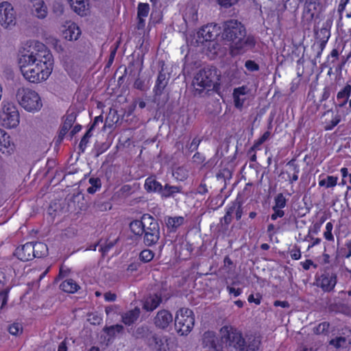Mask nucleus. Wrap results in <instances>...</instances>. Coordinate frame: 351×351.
Here are the masks:
<instances>
[{
  "label": "nucleus",
  "instance_id": "nucleus-1",
  "mask_svg": "<svg viewBox=\"0 0 351 351\" xmlns=\"http://www.w3.org/2000/svg\"><path fill=\"white\" fill-rule=\"evenodd\" d=\"M19 64L27 80L38 83L47 80L51 73L53 58L45 45L36 43L34 46L24 48L20 51Z\"/></svg>",
  "mask_w": 351,
  "mask_h": 351
},
{
  "label": "nucleus",
  "instance_id": "nucleus-2",
  "mask_svg": "<svg viewBox=\"0 0 351 351\" xmlns=\"http://www.w3.org/2000/svg\"><path fill=\"white\" fill-rule=\"evenodd\" d=\"M221 38L230 45L232 56L243 54L252 50L256 45L253 36L246 35L244 25L237 20H228L222 25Z\"/></svg>",
  "mask_w": 351,
  "mask_h": 351
},
{
  "label": "nucleus",
  "instance_id": "nucleus-3",
  "mask_svg": "<svg viewBox=\"0 0 351 351\" xmlns=\"http://www.w3.org/2000/svg\"><path fill=\"white\" fill-rule=\"evenodd\" d=\"M220 72L215 66H207L200 69L193 80L195 91L201 94L207 89V93L213 91L218 93L220 89Z\"/></svg>",
  "mask_w": 351,
  "mask_h": 351
},
{
  "label": "nucleus",
  "instance_id": "nucleus-4",
  "mask_svg": "<svg viewBox=\"0 0 351 351\" xmlns=\"http://www.w3.org/2000/svg\"><path fill=\"white\" fill-rule=\"evenodd\" d=\"M16 99L21 107L30 112H38L43 107L39 95L36 91L27 88H18L16 93Z\"/></svg>",
  "mask_w": 351,
  "mask_h": 351
},
{
  "label": "nucleus",
  "instance_id": "nucleus-5",
  "mask_svg": "<svg viewBox=\"0 0 351 351\" xmlns=\"http://www.w3.org/2000/svg\"><path fill=\"white\" fill-rule=\"evenodd\" d=\"M195 318L189 308L180 309L175 318V328L181 335H187L194 326Z\"/></svg>",
  "mask_w": 351,
  "mask_h": 351
},
{
  "label": "nucleus",
  "instance_id": "nucleus-6",
  "mask_svg": "<svg viewBox=\"0 0 351 351\" xmlns=\"http://www.w3.org/2000/svg\"><path fill=\"white\" fill-rule=\"evenodd\" d=\"M142 219L147 223L143 231V243L150 247L156 244L160 239V226L158 221L149 215H144Z\"/></svg>",
  "mask_w": 351,
  "mask_h": 351
},
{
  "label": "nucleus",
  "instance_id": "nucleus-7",
  "mask_svg": "<svg viewBox=\"0 0 351 351\" xmlns=\"http://www.w3.org/2000/svg\"><path fill=\"white\" fill-rule=\"evenodd\" d=\"M16 23L13 6L8 1L0 3V24L5 29H12Z\"/></svg>",
  "mask_w": 351,
  "mask_h": 351
},
{
  "label": "nucleus",
  "instance_id": "nucleus-8",
  "mask_svg": "<svg viewBox=\"0 0 351 351\" xmlns=\"http://www.w3.org/2000/svg\"><path fill=\"white\" fill-rule=\"evenodd\" d=\"M1 117L3 124L8 128H14L19 123V112L13 104L8 103L4 105Z\"/></svg>",
  "mask_w": 351,
  "mask_h": 351
},
{
  "label": "nucleus",
  "instance_id": "nucleus-9",
  "mask_svg": "<svg viewBox=\"0 0 351 351\" xmlns=\"http://www.w3.org/2000/svg\"><path fill=\"white\" fill-rule=\"evenodd\" d=\"M219 29L220 27L213 23L202 27L197 32L199 41L202 43L204 42L213 43L219 35Z\"/></svg>",
  "mask_w": 351,
  "mask_h": 351
},
{
  "label": "nucleus",
  "instance_id": "nucleus-10",
  "mask_svg": "<svg viewBox=\"0 0 351 351\" xmlns=\"http://www.w3.org/2000/svg\"><path fill=\"white\" fill-rule=\"evenodd\" d=\"M226 330L227 334L224 335L223 338L226 339V343L229 346H232L239 351H242L244 349L243 346L245 341V339L243 337L242 334L239 331L232 328L230 330H228L227 328H226Z\"/></svg>",
  "mask_w": 351,
  "mask_h": 351
},
{
  "label": "nucleus",
  "instance_id": "nucleus-11",
  "mask_svg": "<svg viewBox=\"0 0 351 351\" xmlns=\"http://www.w3.org/2000/svg\"><path fill=\"white\" fill-rule=\"evenodd\" d=\"M34 243L29 242L18 247L15 250L14 254L20 261L25 262L31 261L34 258Z\"/></svg>",
  "mask_w": 351,
  "mask_h": 351
},
{
  "label": "nucleus",
  "instance_id": "nucleus-12",
  "mask_svg": "<svg viewBox=\"0 0 351 351\" xmlns=\"http://www.w3.org/2000/svg\"><path fill=\"white\" fill-rule=\"evenodd\" d=\"M168 75L165 73H162V71H160L156 81V84L154 88V92L155 93L154 95V101H157V98H159L160 96L162 95V93H164L166 86L168 84L169 77L167 76Z\"/></svg>",
  "mask_w": 351,
  "mask_h": 351
},
{
  "label": "nucleus",
  "instance_id": "nucleus-13",
  "mask_svg": "<svg viewBox=\"0 0 351 351\" xmlns=\"http://www.w3.org/2000/svg\"><path fill=\"white\" fill-rule=\"evenodd\" d=\"M10 138V136L3 130L0 129V151L8 156L14 150V145Z\"/></svg>",
  "mask_w": 351,
  "mask_h": 351
},
{
  "label": "nucleus",
  "instance_id": "nucleus-14",
  "mask_svg": "<svg viewBox=\"0 0 351 351\" xmlns=\"http://www.w3.org/2000/svg\"><path fill=\"white\" fill-rule=\"evenodd\" d=\"M173 321V316L169 311L161 310L158 312L154 318V324L156 327L162 329L166 328Z\"/></svg>",
  "mask_w": 351,
  "mask_h": 351
},
{
  "label": "nucleus",
  "instance_id": "nucleus-15",
  "mask_svg": "<svg viewBox=\"0 0 351 351\" xmlns=\"http://www.w3.org/2000/svg\"><path fill=\"white\" fill-rule=\"evenodd\" d=\"M337 284V276L333 273H325L320 277V287L324 291L333 290Z\"/></svg>",
  "mask_w": 351,
  "mask_h": 351
},
{
  "label": "nucleus",
  "instance_id": "nucleus-16",
  "mask_svg": "<svg viewBox=\"0 0 351 351\" xmlns=\"http://www.w3.org/2000/svg\"><path fill=\"white\" fill-rule=\"evenodd\" d=\"M76 117L77 115L74 112L69 113L65 116L63 125H62L61 129L59 132L58 138V142H61L62 141L65 134L71 129L73 124L75 121Z\"/></svg>",
  "mask_w": 351,
  "mask_h": 351
},
{
  "label": "nucleus",
  "instance_id": "nucleus-17",
  "mask_svg": "<svg viewBox=\"0 0 351 351\" xmlns=\"http://www.w3.org/2000/svg\"><path fill=\"white\" fill-rule=\"evenodd\" d=\"M218 338L216 337L215 333L212 331H207L204 332L202 338V343L205 347L212 348L215 351H220L221 347L217 344Z\"/></svg>",
  "mask_w": 351,
  "mask_h": 351
},
{
  "label": "nucleus",
  "instance_id": "nucleus-18",
  "mask_svg": "<svg viewBox=\"0 0 351 351\" xmlns=\"http://www.w3.org/2000/svg\"><path fill=\"white\" fill-rule=\"evenodd\" d=\"M140 313V308L136 307L134 309L123 313L121 315V321L124 324L130 326L138 319Z\"/></svg>",
  "mask_w": 351,
  "mask_h": 351
},
{
  "label": "nucleus",
  "instance_id": "nucleus-19",
  "mask_svg": "<svg viewBox=\"0 0 351 351\" xmlns=\"http://www.w3.org/2000/svg\"><path fill=\"white\" fill-rule=\"evenodd\" d=\"M73 10L80 16L87 14L88 4L87 0H69Z\"/></svg>",
  "mask_w": 351,
  "mask_h": 351
},
{
  "label": "nucleus",
  "instance_id": "nucleus-20",
  "mask_svg": "<svg viewBox=\"0 0 351 351\" xmlns=\"http://www.w3.org/2000/svg\"><path fill=\"white\" fill-rule=\"evenodd\" d=\"M162 299L160 293H155L148 297L143 305L144 309L147 311H153L162 302Z\"/></svg>",
  "mask_w": 351,
  "mask_h": 351
},
{
  "label": "nucleus",
  "instance_id": "nucleus-21",
  "mask_svg": "<svg viewBox=\"0 0 351 351\" xmlns=\"http://www.w3.org/2000/svg\"><path fill=\"white\" fill-rule=\"evenodd\" d=\"M32 13L38 19H45L47 15V8L43 0H33Z\"/></svg>",
  "mask_w": 351,
  "mask_h": 351
},
{
  "label": "nucleus",
  "instance_id": "nucleus-22",
  "mask_svg": "<svg viewBox=\"0 0 351 351\" xmlns=\"http://www.w3.org/2000/svg\"><path fill=\"white\" fill-rule=\"evenodd\" d=\"M247 88L245 86H241L236 88L233 91V97L234 105L237 108H241L245 101V96L247 93Z\"/></svg>",
  "mask_w": 351,
  "mask_h": 351
},
{
  "label": "nucleus",
  "instance_id": "nucleus-23",
  "mask_svg": "<svg viewBox=\"0 0 351 351\" xmlns=\"http://www.w3.org/2000/svg\"><path fill=\"white\" fill-rule=\"evenodd\" d=\"M260 337L250 336L244 341V349L242 351H258L261 346Z\"/></svg>",
  "mask_w": 351,
  "mask_h": 351
},
{
  "label": "nucleus",
  "instance_id": "nucleus-24",
  "mask_svg": "<svg viewBox=\"0 0 351 351\" xmlns=\"http://www.w3.org/2000/svg\"><path fill=\"white\" fill-rule=\"evenodd\" d=\"M80 34L79 27L75 23L69 25L68 28L63 32L64 38L68 40H76Z\"/></svg>",
  "mask_w": 351,
  "mask_h": 351
},
{
  "label": "nucleus",
  "instance_id": "nucleus-25",
  "mask_svg": "<svg viewBox=\"0 0 351 351\" xmlns=\"http://www.w3.org/2000/svg\"><path fill=\"white\" fill-rule=\"evenodd\" d=\"M162 184L154 177H149L145 180V189L148 192H156L160 193Z\"/></svg>",
  "mask_w": 351,
  "mask_h": 351
},
{
  "label": "nucleus",
  "instance_id": "nucleus-26",
  "mask_svg": "<svg viewBox=\"0 0 351 351\" xmlns=\"http://www.w3.org/2000/svg\"><path fill=\"white\" fill-rule=\"evenodd\" d=\"M184 222L183 217H168L165 219V223L169 230L171 232H175L178 227L182 225Z\"/></svg>",
  "mask_w": 351,
  "mask_h": 351
},
{
  "label": "nucleus",
  "instance_id": "nucleus-27",
  "mask_svg": "<svg viewBox=\"0 0 351 351\" xmlns=\"http://www.w3.org/2000/svg\"><path fill=\"white\" fill-rule=\"evenodd\" d=\"M320 0H306L305 12L310 15V19L314 17L315 14L318 12L320 7Z\"/></svg>",
  "mask_w": 351,
  "mask_h": 351
},
{
  "label": "nucleus",
  "instance_id": "nucleus-28",
  "mask_svg": "<svg viewBox=\"0 0 351 351\" xmlns=\"http://www.w3.org/2000/svg\"><path fill=\"white\" fill-rule=\"evenodd\" d=\"M83 195L80 193L73 194L69 198H68V210L76 211L77 208L81 209V206H79V203L81 200H83Z\"/></svg>",
  "mask_w": 351,
  "mask_h": 351
},
{
  "label": "nucleus",
  "instance_id": "nucleus-29",
  "mask_svg": "<svg viewBox=\"0 0 351 351\" xmlns=\"http://www.w3.org/2000/svg\"><path fill=\"white\" fill-rule=\"evenodd\" d=\"M60 288L64 292L73 293L78 290L80 286L73 279H67L60 285Z\"/></svg>",
  "mask_w": 351,
  "mask_h": 351
},
{
  "label": "nucleus",
  "instance_id": "nucleus-30",
  "mask_svg": "<svg viewBox=\"0 0 351 351\" xmlns=\"http://www.w3.org/2000/svg\"><path fill=\"white\" fill-rule=\"evenodd\" d=\"M149 346H153L154 349L157 351H166L165 343L162 339L158 337L156 334H152L148 340Z\"/></svg>",
  "mask_w": 351,
  "mask_h": 351
},
{
  "label": "nucleus",
  "instance_id": "nucleus-31",
  "mask_svg": "<svg viewBox=\"0 0 351 351\" xmlns=\"http://www.w3.org/2000/svg\"><path fill=\"white\" fill-rule=\"evenodd\" d=\"M147 223L140 220H134L130 223L131 231L137 236H142Z\"/></svg>",
  "mask_w": 351,
  "mask_h": 351
},
{
  "label": "nucleus",
  "instance_id": "nucleus-32",
  "mask_svg": "<svg viewBox=\"0 0 351 351\" xmlns=\"http://www.w3.org/2000/svg\"><path fill=\"white\" fill-rule=\"evenodd\" d=\"M34 258H42L48 254L47 245L42 242L34 243Z\"/></svg>",
  "mask_w": 351,
  "mask_h": 351
},
{
  "label": "nucleus",
  "instance_id": "nucleus-33",
  "mask_svg": "<svg viewBox=\"0 0 351 351\" xmlns=\"http://www.w3.org/2000/svg\"><path fill=\"white\" fill-rule=\"evenodd\" d=\"M152 335L149 328L146 325L138 326L133 332V336L136 339L147 338Z\"/></svg>",
  "mask_w": 351,
  "mask_h": 351
},
{
  "label": "nucleus",
  "instance_id": "nucleus-34",
  "mask_svg": "<svg viewBox=\"0 0 351 351\" xmlns=\"http://www.w3.org/2000/svg\"><path fill=\"white\" fill-rule=\"evenodd\" d=\"M180 191L181 188L180 186H170L168 184H167L164 187H162V190L160 194L162 197H168L170 196H173L174 193L180 192Z\"/></svg>",
  "mask_w": 351,
  "mask_h": 351
},
{
  "label": "nucleus",
  "instance_id": "nucleus-35",
  "mask_svg": "<svg viewBox=\"0 0 351 351\" xmlns=\"http://www.w3.org/2000/svg\"><path fill=\"white\" fill-rule=\"evenodd\" d=\"M123 326L121 324L112 325L110 326H106L103 330L110 337H115L117 333H122L123 331Z\"/></svg>",
  "mask_w": 351,
  "mask_h": 351
},
{
  "label": "nucleus",
  "instance_id": "nucleus-36",
  "mask_svg": "<svg viewBox=\"0 0 351 351\" xmlns=\"http://www.w3.org/2000/svg\"><path fill=\"white\" fill-rule=\"evenodd\" d=\"M287 167H293V173H292V178H289L290 183H293L294 181L298 180V173H299V167L298 165L295 163V159H291L287 163L286 165Z\"/></svg>",
  "mask_w": 351,
  "mask_h": 351
},
{
  "label": "nucleus",
  "instance_id": "nucleus-37",
  "mask_svg": "<svg viewBox=\"0 0 351 351\" xmlns=\"http://www.w3.org/2000/svg\"><path fill=\"white\" fill-rule=\"evenodd\" d=\"M149 12V5L148 3H140L138 5V18L147 17Z\"/></svg>",
  "mask_w": 351,
  "mask_h": 351
},
{
  "label": "nucleus",
  "instance_id": "nucleus-38",
  "mask_svg": "<svg viewBox=\"0 0 351 351\" xmlns=\"http://www.w3.org/2000/svg\"><path fill=\"white\" fill-rule=\"evenodd\" d=\"M154 256V253L149 249H145L141 251L139 255L141 261L144 263H148L151 261Z\"/></svg>",
  "mask_w": 351,
  "mask_h": 351
},
{
  "label": "nucleus",
  "instance_id": "nucleus-39",
  "mask_svg": "<svg viewBox=\"0 0 351 351\" xmlns=\"http://www.w3.org/2000/svg\"><path fill=\"white\" fill-rule=\"evenodd\" d=\"M91 136V130H88V131L86 132V134L84 135V136L82 138L80 143L78 146V149L80 152H84L86 145L88 143V139Z\"/></svg>",
  "mask_w": 351,
  "mask_h": 351
},
{
  "label": "nucleus",
  "instance_id": "nucleus-40",
  "mask_svg": "<svg viewBox=\"0 0 351 351\" xmlns=\"http://www.w3.org/2000/svg\"><path fill=\"white\" fill-rule=\"evenodd\" d=\"M94 208L99 211H106L111 208V204L109 202L97 200L94 203Z\"/></svg>",
  "mask_w": 351,
  "mask_h": 351
},
{
  "label": "nucleus",
  "instance_id": "nucleus-41",
  "mask_svg": "<svg viewBox=\"0 0 351 351\" xmlns=\"http://www.w3.org/2000/svg\"><path fill=\"white\" fill-rule=\"evenodd\" d=\"M351 93V86L350 84H347L343 90L339 91L337 93V98L338 100L341 99H348Z\"/></svg>",
  "mask_w": 351,
  "mask_h": 351
},
{
  "label": "nucleus",
  "instance_id": "nucleus-42",
  "mask_svg": "<svg viewBox=\"0 0 351 351\" xmlns=\"http://www.w3.org/2000/svg\"><path fill=\"white\" fill-rule=\"evenodd\" d=\"M287 199L284 197L282 193H278L275 197V206L276 208H282L286 206Z\"/></svg>",
  "mask_w": 351,
  "mask_h": 351
},
{
  "label": "nucleus",
  "instance_id": "nucleus-43",
  "mask_svg": "<svg viewBox=\"0 0 351 351\" xmlns=\"http://www.w3.org/2000/svg\"><path fill=\"white\" fill-rule=\"evenodd\" d=\"M347 340L345 337H339L335 339H331L330 341V344L335 347L336 348H339L341 347H344L346 344Z\"/></svg>",
  "mask_w": 351,
  "mask_h": 351
},
{
  "label": "nucleus",
  "instance_id": "nucleus-44",
  "mask_svg": "<svg viewBox=\"0 0 351 351\" xmlns=\"http://www.w3.org/2000/svg\"><path fill=\"white\" fill-rule=\"evenodd\" d=\"M119 120V117L117 114V111L114 110L110 109L108 116L106 119V124L108 123L109 125H111L114 124V123H117Z\"/></svg>",
  "mask_w": 351,
  "mask_h": 351
},
{
  "label": "nucleus",
  "instance_id": "nucleus-45",
  "mask_svg": "<svg viewBox=\"0 0 351 351\" xmlns=\"http://www.w3.org/2000/svg\"><path fill=\"white\" fill-rule=\"evenodd\" d=\"M9 332L12 335H17L19 332H22L23 328L20 324L14 323L8 327Z\"/></svg>",
  "mask_w": 351,
  "mask_h": 351
},
{
  "label": "nucleus",
  "instance_id": "nucleus-46",
  "mask_svg": "<svg viewBox=\"0 0 351 351\" xmlns=\"http://www.w3.org/2000/svg\"><path fill=\"white\" fill-rule=\"evenodd\" d=\"M231 176L232 172L230 171V170H229L227 168H225L217 173V177L219 180L223 179L224 181H226V179H230L231 178Z\"/></svg>",
  "mask_w": 351,
  "mask_h": 351
},
{
  "label": "nucleus",
  "instance_id": "nucleus-47",
  "mask_svg": "<svg viewBox=\"0 0 351 351\" xmlns=\"http://www.w3.org/2000/svg\"><path fill=\"white\" fill-rule=\"evenodd\" d=\"M341 175L343 177V179L341 180V184L343 185L346 184V176H348L350 185L347 186V189L351 190V173H348V169L346 167H343L341 169Z\"/></svg>",
  "mask_w": 351,
  "mask_h": 351
},
{
  "label": "nucleus",
  "instance_id": "nucleus-48",
  "mask_svg": "<svg viewBox=\"0 0 351 351\" xmlns=\"http://www.w3.org/2000/svg\"><path fill=\"white\" fill-rule=\"evenodd\" d=\"M245 66L249 71H257L259 70V66L253 60H247L245 63Z\"/></svg>",
  "mask_w": 351,
  "mask_h": 351
},
{
  "label": "nucleus",
  "instance_id": "nucleus-49",
  "mask_svg": "<svg viewBox=\"0 0 351 351\" xmlns=\"http://www.w3.org/2000/svg\"><path fill=\"white\" fill-rule=\"evenodd\" d=\"M329 328V324L327 322H323L319 324L315 328V332L317 334L324 333L325 331H327Z\"/></svg>",
  "mask_w": 351,
  "mask_h": 351
},
{
  "label": "nucleus",
  "instance_id": "nucleus-50",
  "mask_svg": "<svg viewBox=\"0 0 351 351\" xmlns=\"http://www.w3.org/2000/svg\"><path fill=\"white\" fill-rule=\"evenodd\" d=\"M9 290V288H6L0 291V302H1V308L7 303Z\"/></svg>",
  "mask_w": 351,
  "mask_h": 351
},
{
  "label": "nucleus",
  "instance_id": "nucleus-51",
  "mask_svg": "<svg viewBox=\"0 0 351 351\" xmlns=\"http://www.w3.org/2000/svg\"><path fill=\"white\" fill-rule=\"evenodd\" d=\"M88 182L91 186L97 190H99L101 186V180L99 178H90Z\"/></svg>",
  "mask_w": 351,
  "mask_h": 351
},
{
  "label": "nucleus",
  "instance_id": "nucleus-52",
  "mask_svg": "<svg viewBox=\"0 0 351 351\" xmlns=\"http://www.w3.org/2000/svg\"><path fill=\"white\" fill-rule=\"evenodd\" d=\"M273 210L274 213L271 215V219L272 220H276L278 217H282L285 215L284 211L280 208L273 207Z\"/></svg>",
  "mask_w": 351,
  "mask_h": 351
},
{
  "label": "nucleus",
  "instance_id": "nucleus-53",
  "mask_svg": "<svg viewBox=\"0 0 351 351\" xmlns=\"http://www.w3.org/2000/svg\"><path fill=\"white\" fill-rule=\"evenodd\" d=\"M200 142H201L200 139L197 138H193V140L192 141V142L191 143V144L189 147V149L191 152L195 151L197 149Z\"/></svg>",
  "mask_w": 351,
  "mask_h": 351
},
{
  "label": "nucleus",
  "instance_id": "nucleus-54",
  "mask_svg": "<svg viewBox=\"0 0 351 351\" xmlns=\"http://www.w3.org/2000/svg\"><path fill=\"white\" fill-rule=\"evenodd\" d=\"M291 256L294 260H298L301 256L300 250L297 246L290 252Z\"/></svg>",
  "mask_w": 351,
  "mask_h": 351
},
{
  "label": "nucleus",
  "instance_id": "nucleus-55",
  "mask_svg": "<svg viewBox=\"0 0 351 351\" xmlns=\"http://www.w3.org/2000/svg\"><path fill=\"white\" fill-rule=\"evenodd\" d=\"M326 180V187H332L335 186L337 184V178L336 177L328 176H327Z\"/></svg>",
  "mask_w": 351,
  "mask_h": 351
},
{
  "label": "nucleus",
  "instance_id": "nucleus-56",
  "mask_svg": "<svg viewBox=\"0 0 351 351\" xmlns=\"http://www.w3.org/2000/svg\"><path fill=\"white\" fill-rule=\"evenodd\" d=\"M232 215L226 213L225 216L221 219V223L222 226H225V228L226 229L228 226L232 221Z\"/></svg>",
  "mask_w": 351,
  "mask_h": 351
},
{
  "label": "nucleus",
  "instance_id": "nucleus-57",
  "mask_svg": "<svg viewBox=\"0 0 351 351\" xmlns=\"http://www.w3.org/2000/svg\"><path fill=\"white\" fill-rule=\"evenodd\" d=\"M134 86L135 88L141 90H145L144 81L140 78H137L134 82Z\"/></svg>",
  "mask_w": 351,
  "mask_h": 351
},
{
  "label": "nucleus",
  "instance_id": "nucleus-58",
  "mask_svg": "<svg viewBox=\"0 0 351 351\" xmlns=\"http://www.w3.org/2000/svg\"><path fill=\"white\" fill-rule=\"evenodd\" d=\"M221 5L224 7H230L237 2L238 0H217Z\"/></svg>",
  "mask_w": 351,
  "mask_h": 351
},
{
  "label": "nucleus",
  "instance_id": "nucleus-59",
  "mask_svg": "<svg viewBox=\"0 0 351 351\" xmlns=\"http://www.w3.org/2000/svg\"><path fill=\"white\" fill-rule=\"evenodd\" d=\"M340 121V119L339 117H335V119H332L330 121V123L325 126L326 130H331L334 127H335Z\"/></svg>",
  "mask_w": 351,
  "mask_h": 351
},
{
  "label": "nucleus",
  "instance_id": "nucleus-60",
  "mask_svg": "<svg viewBox=\"0 0 351 351\" xmlns=\"http://www.w3.org/2000/svg\"><path fill=\"white\" fill-rule=\"evenodd\" d=\"M241 203L239 202H234L232 203V206L228 208L226 213L232 215V213L237 209L238 206H239Z\"/></svg>",
  "mask_w": 351,
  "mask_h": 351
},
{
  "label": "nucleus",
  "instance_id": "nucleus-61",
  "mask_svg": "<svg viewBox=\"0 0 351 351\" xmlns=\"http://www.w3.org/2000/svg\"><path fill=\"white\" fill-rule=\"evenodd\" d=\"M227 289L230 294H233L235 297L239 296L241 293V289H235L234 287L228 286Z\"/></svg>",
  "mask_w": 351,
  "mask_h": 351
},
{
  "label": "nucleus",
  "instance_id": "nucleus-62",
  "mask_svg": "<svg viewBox=\"0 0 351 351\" xmlns=\"http://www.w3.org/2000/svg\"><path fill=\"white\" fill-rule=\"evenodd\" d=\"M256 296L257 297L255 298L253 294L250 295L247 299L248 302L250 303L254 302L256 304H259L261 303V296L259 294H257Z\"/></svg>",
  "mask_w": 351,
  "mask_h": 351
},
{
  "label": "nucleus",
  "instance_id": "nucleus-63",
  "mask_svg": "<svg viewBox=\"0 0 351 351\" xmlns=\"http://www.w3.org/2000/svg\"><path fill=\"white\" fill-rule=\"evenodd\" d=\"M102 122H103V117L102 116L100 115V116L96 117L94 119L93 123L90 125L89 130H90L92 131L97 124L101 123Z\"/></svg>",
  "mask_w": 351,
  "mask_h": 351
},
{
  "label": "nucleus",
  "instance_id": "nucleus-64",
  "mask_svg": "<svg viewBox=\"0 0 351 351\" xmlns=\"http://www.w3.org/2000/svg\"><path fill=\"white\" fill-rule=\"evenodd\" d=\"M104 298L106 301L113 302L116 300L117 295L115 293H112L111 292H106L104 294Z\"/></svg>",
  "mask_w": 351,
  "mask_h": 351
}]
</instances>
